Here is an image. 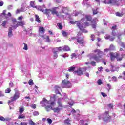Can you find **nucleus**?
I'll return each mask as SVG.
<instances>
[{
    "mask_svg": "<svg viewBox=\"0 0 125 125\" xmlns=\"http://www.w3.org/2000/svg\"><path fill=\"white\" fill-rule=\"evenodd\" d=\"M57 26L59 27V28L60 29V30H62V29H63V26H62V24H61V23H58Z\"/></svg>",
    "mask_w": 125,
    "mask_h": 125,
    "instance_id": "79ce46f5",
    "label": "nucleus"
},
{
    "mask_svg": "<svg viewBox=\"0 0 125 125\" xmlns=\"http://www.w3.org/2000/svg\"><path fill=\"white\" fill-rule=\"evenodd\" d=\"M103 3L105 4H111V5H116L119 6L120 3H119V0H104L103 1Z\"/></svg>",
    "mask_w": 125,
    "mask_h": 125,
    "instance_id": "7ed1b4c3",
    "label": "nucleus"
},
{
    "mask_svg": "<svg viewBox=\"0 0 125 125\" xmlns=\"http://www.w3.org/2000/svg\"><path fill=\"white\" fill-rule=\"evenodd\" d=\"M42 107H46L47 106H50V105H53L54 102H51V101H47L45 98H43V100L40 103Z\"/></svg>",
    "mask_w": 125,
    "mask_h": 125,
    "instance_id": "20e7f679",
    "label": "nucleus"
},
{
    "mask_svg": "<svg viewBox=\"0 0 125 125\" xmlns=\"http://www.w3.org/2000/svg\"><path fill=\"white\" fill-rule=\"evenodd\" d=\"M55 93H56V94H61V93H60V90H61V89L59 86H55Z\"/></svg>",
    "mask_w": 125,
    "mask_h": 125,
    "instance_id": "f3484780",
    "label": "nucleus"
},
{
    "mask_svg": "<svg viewBox=\"0 0 125 125\" xmlns=\"http://www.w3.org/2000/svg\"><path fill=\"white\" fill-rule=\"evenodd\" d=\"M55 105V103L54 102L53 104H51L50 105H46V106H45V109L47 112H49L50 111H53L54 113H55L56 114H59L60 113V111L61 110H62V108H61L59 107H54V105Z\"/></svg>",
    "mask_w": 125,
    "mask_h": 125,
    "instance_id": "f257e3e1",
    "label": "nucleus"
},
{
    "mask_svg": "<svg viewBox=\"0 0 125 125\" xmlns=\"http://www.w3.org/2000/svg\"><path fill=\"white\" fill-rule=\"evenodd\" d=\"M112 30H117L118 28H117V25H114L112 27Z\"/></svg>",
    "mask_w": 125,
    "mask_h": 125,
    "instance_id": "774afa93",
    "label": "nucleus"
},
{
    "mask_svg": "<svg viewBox=\"0 0 125 125\" xmlns=\"http://www.w3.org/2000/svg\"><path fill=\"white\" fill-rule=\"evenodd\" d=\"M20 11L21 12H24V11H25V9L23 7H21L20 9Z\"/></svg>",
    "mask_w": 125,
    "mask_h": 125,
    "instance_id": "052dcab7",
    "label": "nucleus"
},
{
    "mask_svg": "<svg viewBox=\"0 0 125 125\" xmlns=\"http://www.w3.org/2000/svg\"><path fill=\"white\" fill-rule=\"evenodd\" d=\"M35 21H36V22H38V23H41V20H40V17H39V15H35Z\"/></svg>",
    "mask_w": 125,
    "mask_h": 125,
    "instance_id": "bb28decb",
    "label": "nucleus"
},
{
    "mask_svg": "<svg viewBox=\"0 0 125 125\" xmlns=\"http://www.w3.org/2000/svg\"><path fill=\"white\" fill-rule=\"evenodd\" d=\"M13 7V6L12 5H9L7 7V9L8 10H10L11 9H12Z\"/></svg>",
    "mask_w": 125,
    "mask_h": 125,
    "instance_id": "09e8293b",
    "label": "nucleus"
},
{
    "mask_svg": "<svg viewBox=\"0 0 125 125\" xmlns=\"http://www.w3.org/2000/svg\"><path fill=\"white\" fill-rule=\"evenodd\" d=\"M0 121H2V122H4L5 121H7V119H5L4 117L3 116H0Z\"/></svg>",
    "mask_w": 125,
    "mask_h": 125,
    "instance_id": "a19ab883",
    "label": "nucleus"
},
{
    "mask_svg": "<svg viewBox=\"0 0 125 125\" xmlns=\"http://www.w3.org/2000/svg\"><path fill=\"white\" fill-rule=\"evenodd\" d=\"M57 7H54L52 8V10H51V14H53V15H54V14H56L57 17L59 16V14H58V12L56 11Z\"/></svg>",
    "mask_w": 125,
    "mask_h": 125,
    "instance_id": "2eb2a0df",
    "label": "nucleus"
},
{
    "mask_svg": "<svg viewBox=\"0 0 125 125\" xmlns=\"http://www.w3.org/2000/svg\"><path fill=\"white\" fill-rule=\"evenodd\" d=\"M18 23H19V25H20V26H24V22H23V21L18 22Z\"/></svg>",
    "mask_w": 125,
    "mask_h": 125,
    "instance_id": "5fc2aeb1",
    "label": "nucleus"
},
{
    "mask_svg": "<svg viewBox=\"0 0 125 125\" xmlns=\"http://www.w3.org/2000/svg\"><path fill=\"white\" fill-rule=\"evenodd\" d=\"M24 111H25V109H24V107L21 106L19 108L20 114H22V113H24Z\"/></svg>",
    "mask_w": 125,
    "mask_h": 125,
    "instance_id": "a878e982",
    "label": "nucleus"
},
{
    "mask_svg": "<svg viewBox=\"0 0 125 125\" xmlns=\"http://www.w3.org/2000/svg\"><path fill=\"white\" fill-rule=\"evenodd\" d=\"M111 35L115 37V36H117V33H116V32H115V30H113Z\"/></svg>",
    "mask_w": 125,
    "mask_h": 125,
    "instance_id": "3c124183",
    "label": "nucleus"
},
{
    "mask_svg": "<svg viewBox=\"0 0 125 125\" xmlns=\"http://www.w3.org/2000/svg\"><path fill=\"white\" fill-rule=\"evenodd\" d=\"M7 24H8V21H7V20H5L3 21L2 23L1 24V26H2L3 28H6L5 26L6 25H7Z\"/></svg>",
    "mask_w": 125,
    "mask_h": 125,
    "instance_id": "5701e85b",
    "label": "nucleus"
},
{
    "mask_svg": "<svg viewBox=\"0 0 125 125\" xmlns=\"http://www.w3.org/2000/svg\"><path fill=\"white\" fill-rule=\"evenodd\" d=\"M61 49V50H62H62H65L66 51H70V47H69V46L67 45H65Z\"/></svg>",
    "mask_w": 125,
    "mask_h": 125,
    "instance_id": "b1692460",
    "label": "nucleus"
},
{
    "mask_svg": "<svg viewBox=\"0 0 125 125\" xmlns=\"http://www.w3.org/2000/svg\"><path fill=\"white\" fill-rule=\"evenodd\" d=\"M77 56V54L76 53H72L71 55V59H73L74 57H76Z\"/></svg>",
    "mask_w": 125,
    "mask_h": 125,
    "instance_id": "6e6d98bb",
    "label": "nucleus"
},
{
    "mask_svg": "<svg viewBox=\"0 0 125 125\" xmlns=\"http://www.w3.org/2000/svg\"><path fill=\"white\" fill-rule=\"evenodd\" d=\"M18 119H25V115L24 114H21L19 115Z\"/></svg>",
    "mask_w": 125,
    "mask_h": 125,
    "instance_id": "72a5a7b5",
    "label": "nucleus"
},
{
    "mask_svg": "<svg viewBox=\"0 0 125 125\" xmlns=\"http://www.w3.org/2000/svg\"><path fill=\"white\" fill-rule=\"evenodd\" d=\"M61 86L62 88H70L72 87V83L69 81L64 79L62 82Z\"/></svg>",
    "mask_w": 125,
    "mask_h": 125,
    "instance_id": "39448f33",
    "label": "nucleus"
},
{
    "mask_svg": "<svg viewBox=\"0 0 125 125\" xmlns=\"http://www.w3.org/2000/svg\"><path fill=\"white\" fill-rule=\"evenodd\" d=\"M10 91H11V90H10V89H9V88H7L5 90V93H10Z\"/></svg>",
    "mask_w": 125,
    "mask_h": 125,
    "instance_id": "4d7b16f0",
    "label": "nucleus"
},
{
    "mask_svg": "<svg viewBox=\"0 0 125 125\" xmlns=\"http://www.w3.org/2000/svg\"><path fill=\"white\" fill-rule=\"evenodd\" d=\"M47 121L48 124H51L52 123V120L50 118H48L47 119Z\"/></svg>",
    "mask_w": 125,
    "mask_h": 125,
    "instance_id": "13d9d810",
    "label": "nucleus"
},
{
    "mask_svg": "<svg viewBox=\"0 0 125 125\" xmlns=\"http://www.w3.org/2000/svg\"><path fill=\"white\" fill-rule=\"evenodd\" d=\"M97 55H99V57H101V56L103 55V52L100 50V51H99V52L97 53Z\"/></svg>",
    "mask_w": 125,
    "mask_h": 125,
    "instance_id": "58836bf2",
    "label": "nucleus"
},
{
    "mask_svg": "<svg viewBox=\"0 0 125 125\" xmlns=\"http://www.w3.org/2000/svg\"><path fill=\"white\" fill-rule=\"evenodd\" d=\"M12 22H13V24H15V23L17 22L16 19H12Z\"/></svg>",
    "mask_w": 125,
    "mask_h": 125,
    "instance_id": "69168bd1",
    "label": "nucleus"
},
{
    "mask_svg": "<svg viewBox=\"0 0 125 125\" xmlns=\"http://www.w3.org/2000/svg\"><path fill=\"white\" fill-rule=\"evenodd\" d=\"M94 56V55H93V54L90 53V54H89L87 55V57H90V60H92V59H93L92 57Z\"/></svg>",
    "mask_w": 125,
    "mask_h": 125,
    "instance_id": "c9c22d12",
    "label": "nucleus"
},
{
    "mask_svg": "<svg viewBox=\"0 0 125 125\" xmlns=\"http://www.w3.org/2000/svg\"><path fill=\"white\" fill-rule=\"evenodd\" d=\"M62 34L63 37H67L68 36V33L66 32V31H62Z\"/></svg>",
    "mask_w": 125,
    "mask_h": 125,
    "instance_id": "e433bc0d",
    "label": "nucleus"
},
{
    "mask_svg": "<svg viewBox=\"0 0 125 125\" xmlns=\"http://www.w3.org/2000/svg\"><path fill=\"white\" fill-rule=\"evenodd\" d=\"M30 6L33 8H36V7H37V6H36V4H35V1H33L30 2Z\"/></svg>",
    "mask_w": 125,
    "mask_h": 125,
    "instance_id": "c756f323",
    "label": "nucleus"
},
{
    "mask_svg": "<svg viewBox=\"0 0 125 125\" xmlns=\"http://www.w3.org/2000/svg\"><path fill=\"white\" fill-rule=\"evenodd\" d=\"M57 103L58 104L59 106L58 107H59L61 109H62V108H63V104H62V102L61 101V98L59 99Z\"/></svg>",
    "mask_w": 125,
    "mask_h": 125,
    "instance_id": "aec40b11",
    "label": "nucleus"
},
{
    "mask_svg": "<svg viewBox=\"0 0 125 125\" xmlns=\"http://www.w3.org/2000/svg\"><path fill=\"white\" fill-rule=\"evenodd\" d=\"M70 122H71V120L68 118L64 121V124L65 125H71V123H70Z\"/></svg>",
    "mask_w": 125,
    "mask_h": 125,
    "instance_id": "393cba45",
    "label": "nucleus"
},
{
    "mask_svg": "<svg viewBox=\"0 0 125 125\" xmlns=\"http://www.w3.org/2000/svg\"><path fill=\"white\" fill-rule=\"evenodd\" d=\"M99 85H101V84H102V83H103L102 82V80H101V79H99L98 80V83H97Z\"/></svg>",
    "mask_w": 125,
    "mask_h": 125,
    "instance_id": "37998d69",
    "label": "nucleus"
},
{
    "mask_svg": "<svg viewBox=\"0 0 125 125\" xmlns=\"http://www.w3.org/2000/svg\"><path fill=\"white\" fill-rule=\"evenodd\" d=\"M109 50H115V46L113 44H111L109 47Z\"/></svg>",
    "mask_w": 125,
    "mask_h": 125,
    "instance_id": "473e14b6",
    "label": "nucleus"
},
{
    "mask_svg": "<svg viewBox=\"0 0 125 125\" xmlns=\"http://www.w3.org/2000/svg\"><path fill=\"white\" fill-rule=\"evenodd\" d=\"M97 13H98V11L97 10V9L93 10V14L94 15L97 14Z\"/></svg>",
    "mask_w": 125,
    "mask_h": 125,
    "instance_id": "8fccbe9b",
    "label": "nucleus"
},
{
    "mask_svg": "<svg viewBox=\"0 0 125 125\" xmlns=\"http://www.w3.org/2000/svg\"><path fill=\"white\" fill-rule=\"evenodd\" d=\"M82 22V20L76 21L75 22L73 21H70V24H72V25H75V24H76L77 26H78V23H80V24H81Z\"/></svg>",
    "mask_w": 125,
    "mask_h": 125,
    "instance_id": "412c9836",
    "label": "nucleus"
},
{
    "mask_svg": "<svg viewBox=\"0 0 125 125\" xmlns=\"http://www.w3.org/2000/svg\"><path fill=\"white\" fill-rule=\"evenodd\" d=\"M74 75H77V76H82L83 74V72L82 71V68L79 67L77 69V70H75L73 72Z\"/></svg>",
    "mask_w": 125,
    "mask_h": 125,
    "instance_id": "9d476101",
    "label": "nucleus"
},
{
    "mask_svg": "<svg viewBox=\"0 0 125 125\" xmlns=\"http://www.w3.org/2000/svg\"><path fill=\"white\" fill-rule=\"evenodd\" d=\"M29 125H37V124H36L35 122H33L32 121V119H31V120H29Z\"/></svg>",
    "mask_w": 125,
    "mask_h": 125,
    "instance_id": "ea45409f",
    "label": "nucleus"
},
{
    "mask_svg": "<svg viewBox=\"0 0 125 125\" xmlns=\"http://www.w3.org/2000/svg\"><path fill=\"white\" fill-rule=\"evenodd\" d=\"M28 84L29 85H33V84H34V82H33V80H29L28 81Z\"/></svg>",
    "mask_w": 125,
    "mask_h": 125,
    "instance_id": "f704fd0d",
    "label": "nucleus"
},
{
    "mask_svg": "<svg viewBox=\"0 0 125 125\" xmlns=\"http://www.w3.org/2000/svg\"><path fill=\"white\" fill-rule=\"evenodd\" d=\"M111 116L109 115V111H106L105 113L99 116V120L103 119L104 122L109 123V122H111Z\"/></svg>",
    "mask_w": 125,
    "mask_h": 125,
    "instance_id": "f03ea898",
    "label": "nucleus"
},
{
    "mask_svg": "<svg viewBox=\"0 0 125 125\" xmlns=\"http://www.w3.org/2000/svg\"><path fill=\"white\" fill-rule=\"evenodd\" d=\"M116 16L122 17L123 16V14L117 12L116 13Z\"/></svg>",
    "mask_w": 125,
    "mask_h": 125,
    "instance_id": "49530a36",
    "label": "nucleus"
},
{
    "mask_svg": "<svg viewBox=\"0 0 125 125\" xmlns=\"http://www.w3.org/2000/svg\"><path fill=\"white\" fill-rule=\"evenodd\" d=\"M77 42L79 43V44H83V43L84 42L83 38H82L81 37H78L77 39Z\"/></svg>",
    "mask_w": 125,
    "mask_h": 125,
    "instance_id": "dca6fc26",
    "label": "nucleus"
},
{
    "mask_svg": "<svg viewBox=\"0 0 125 125\" xmlns=\"http://www.w3.org/2000/svg\"><path fill=\"white\" fill-rule=\"evenodd\" d=\"M9 85L10 87H13V85H14L13 83H12V82H10L9 83Z\"/></svg>",
    "mask_w": 125,
    "mask_h": 125,
    "instance_id": "338daca9",
    "label": "nucleus"
},
{
    "mask_svg": "<svg viewBox=\"0 0 125 125\" xmlns=\"http://www.w3.org/2000/svg\"><path fill=\"white\" fill-rule=\"evenodd\" d=\"M43 7H44V8H45V5H43L42 6H36V7H35V8H36V9L37 10H39L40 11H42V12H44V9H43Z\"/></svg>",
    "mask_w": 125,
    "mask_h": 125,
    "instance_id": "4468645a",
    "label": "nucleus"
},
{
    "mask_svg": "<svg viewBox=\"0 0 125 125\" xmlns=\"http://www.w3.org/2000/svg\"><path fill=\"white\" fill-rule=\"evenodd\" d=\"M112 86L110 85V84H107V90L108 91H110V89H111V88Z\"/></svg>",
    "mask_w": 125,
    "mask_h": 125,
    "instance_id": "603ef678",
    "label": "nucleus"
},
{
    "mask_svg": "<svg viewBox=\"0 0 125 125\" xmlns=\"http://www.w3.org/2000/svg\"><path fill=\"white\" fill-rule=\"evenodd\" d=\"M39 31L41 34H44V28H43V27H40L39 28Z\"/></svg>",
    "mask_w": 125,
    "mask_h": 125,
    "instance_id": "c85d7f7f",
    "label": "nucleus"
},
{
    "mask_svg": "<svg viewBox=\"0 0 125 125\" xmlns=\"http://www.w3.org/2000/svg\"><path fill=\"white\" fill-rule=\"evenodd\" d=\"M108 107L109 108H110V109H113V104H108Z\"/></svg>",
    "mask_w": 125,
    "mask_h": 125,
    "instance_id": "0e129e2a",
    "label": "nucleus"
},
{
    "mask_svg": "<svg viewBox=\"0 0 125 125\" xmlns=\"http://www.w3.org/2000/svg\"><path fill=\"white\" fill-rule=\"evenodd\" d=\"M44 14H46L48 18V19H50V17L49 15H50L51 14V10L48 9H46L45 10H44V12H43Z\"/></svg>",
    "mask_w": 125,
    "mask_h": 125,
    "instance_id": "f8f14e48",
    "label": "nucleus"
},
{
    "mask_svg": "<svg viewBox=\"0 0 125 125\" xmlns=\"http://www.w3.org/2000/svg\"><path fill=\"white\" fill-rule=\"evenodd\" d=\"M23 44L24 45L23 49H24V50H28V45L25 43H24Z\"/></svg>",
    "mask_w": 125,
    "mask_h": 125,
    "instance_id": "a18cd8bd",
    "label": "nucleus"
},
{
    "mask_svg": "<svg viewBox=\"0 0 125 125\" xmlns=\"http://www.w3.org/2000/svg\"><path fill=\"white\" fill-rule=\"evenodd\" d=\"M13 29H12V27H9L8 29V36L9 38H11L12 36H13V33H12V30Z\"/></svg>",
    "mask_w": 125,
    "mask_h": 125,
    "instance_id": "a211bd4d",
    "label": "nucleus"
},
{
    "mask_svg": "<svg viewBox=\"0 0 125 125\" xmlns=\"http://www.w3.org/2000/svg\"><path fill=\"white\" fill-rule=\"evenodd\" d=\"M61 9L62 10V13H64L65 10H68V8L67 7H61Z\"/></svg>",
    "mask_w": 125,
    "mask_h": 125,
    "instance_id": "7c9ffc66",
    "label": "nucleus"
},
{
    "mask_svg": "<svg viewBox=\"0 0 125 125\" xmlns=\"http://www.w3.org/2000/svg\"><path fill=\"white\" fill-rule=\"evenodd\" d=\"M86 121L87 120H81L80 121V124L82 125H88V124L86 123H85V122H86Z\"/></svg>",
    "mask_w": 125,
    "mask_h": 125,
    "instance_id": "cd10ccee",
    "label": "nucleus"
},
{
    "mask_svg": "<svg viewBox=\"0 0 125 125\" xmlns=\"http://www.w3.org/2000/svg\"><path fill=\"white\" fill-rule=\"evenodd\" d=\"M121 46H122V47H123V48H125V44H124V42H121Z\"/></svg>",
    "mask_w": 125,
    "mask_h": 125,
    "instance_id": "bf43d9fd",
    "label": "nucleus"
},
{
    "mask_svg": "<svg viewBox=\"0 0 125 125\" xmlns=\"http://www.w3.org/2000/svg\"><path fill=\"white\" fill-rule=\"evenodd\" d=\"M90 64L93 66V67H95L96 66V62L94 61H92L90 62Z\"/></svg>",
    "mask_w": 125,
    "mask_h": 125,
    "instance_id": "4c0bfd02",
    "label": "nucleus"
},
{
    "mask_svg": "<svg viewBox=\"0 0 125 125\" xmlns=\"http://www.w3.org/2000/svg\"><path fill=\"white\" fill-rule=\"evenodd\" d=\"M120 54L118 53H114L113 52L110 53V58L111 61H114L115 60V58H117V57H119Z\"/></svg>",
    "mask_w": 125,
    "mask_h": 125,
    "instance_id": "9b49d317",
    "label": "nucleus"
},
{
    "mask_svg": "<svg viewBox=\"0 0 125 125\" xmlns=\"http://www.w3.org/2000/svg\"><path fill=\"white\" fill-rule=\"evenodd\" d=\"M85 19H86L87 21H91V19H92V18H91V16L86 15H85L84 18L81 19L82 22L83 23V21H84Z\"/></svg>",
    "mask_w": 125,
    "mask_h": 125,
    "instance_id": "ddd939ff",
    "label": "nucleus"
},
{
    "mask_svg": "<svg viewBox=\"0 0 125 125\" xmlns=\"http://www.w3.org/2000/svg\"><path fill=\"white\" fill-rule=\"evenodd\" d=\"M50 99L51 102H54L55 103V100H56V95H53L52 96L50 97Z\"/></svg>",
    "mask_w": 125,
    "mask_h": 125,
    "instance_id": "4be33fe9",
    "label": "nucleus"
},
{
    "mask_svg": "<svg viewBox=\"0 0 125 125\" xmlns=\"http://www.w3.org/2000/svg\"><path fill=\"white\" fill-rule=\"evenodd\" d=\"M19 95H20V93H19V92H16L14 96L11 97V100L9 101L8 104L9 105L10 103H11V102H13V101H15V100H17V99H18V98H19L20 97Z\"/></svg>",
    "mask_w": 125,
    "mask_h": 125,
    "instance_id": "0eeeda50",
    "label": "nucleus"
},
{
    "mask_svg": "<svg viewBox=\"0 0 125 125\" xmlns=\"http://www.w3.org/2000/svg\"><path fill=\"white\" fill-rule=\"evenodd\" d=\"M98 22V20L97 18L93 19L91 21L92 27L93 29H96V26H97V22Z\"/></svg>",
    "mask_w": 125,
    "mask_h": 125,
    "instance_id": "1a4fd4ad",
    "label": "nucleus"
},
{
    "mask_svg": "<svg viewBox=\"0 0 125 125\" xmlns=\"http://www.w3.org/2000/svg\"><path fill=\"white\" fill-rule=\"evenodd\" d=\"M6 12V10H4L3 11V13H2V16H6V14H5V13Z\"/></svg>",
    "mask_w": 125,
    "mask_h": 125,
    "instance_id": "864d4df0",
    "label": "nucleus"
},
{
    "mask_svg": "<svg viewBox=\"0 0 125 125\" xmlns=\"http://www.w3.org/2000/svg\"><path fill=\"white\" fill-rule=\"evenodd\" d=\"M104 38L106 40H109L110 39V38H111V36L109 35H106L105 36H104Z\"/></svg>",
    "mask_w": 125,
    "mask_h": 125,
    "instance_id": "de8ad7c7",
    "label": "nucleus"
},
{
    "mask_svg": "<svg viewBox=\"0 0 125 125\" xmlns=\"http://www.w3.org/2000/svg\"><path fill=\"white\" fill-rule=\"evenodd\" d=\"M77 27L83 33H87V30L84 29L85 28V26H83V22H82L81 24L80 23H77Z\"/></svg>",
    "mask_w": 125,
    "mask_h": 125,
    "instance_id": "6e6552de",
    "label": "nucleus"
},
{
    "mask_svg": "<svg viewBox=\"0 0 125 125\" xmlns=\"http://www.w3.org/2000/svg\"><path fill=\"white\" fill-rule=\"evenodd\" d=\"M101 94H102L103 97H106V96H107V94H106L105 93H104V92H101Z\"/></svg>",
    "mask_w": 125,
    "mask_h": 125,
    "instance_id": "e2e57ef3",
    "label": "nucleus"
},
{
    "mask_svg": "<svg viewBox=\"0 0 125 125\" xmlns=\"http://www.w3.org/2000/svg\"><path fill=\"white\" fill-rule=\"evenodd\" d=\"M76 69V67L75 66H71L69 69H68V71L69 72H74L75 71V69Z\"/></svg>",
    "mask_w": 125,
    "mask_h": 125,
    "instance_id": "2f4dec72",
    "label": "nucleus"
},
{
    "mask_svg": "<svg viewBox=\"0 0 125 125\" xmlns=\"http://www.w3.org/2000/svg\"><path fill=\"white\" fill-rule=\"evenodd\" d=\"M27 124H28V123H27L26 122H22L20 123V125H27Z\"/></svg>",
    "mask_w": 125,
    "mask_h": 125,
    "instance_id": "680f3d73",
    "label": "nucleus"
},
{
    "mask_svg": "<svg viewBox=\"0 0 125 125\" xmlns=\"http://www.w3.org/2000/svg\"><path fill=\"white\" fill-rule=\"evenodd\" d=\"M100 57L97 56L96 55H94L92 57L93 59L96 61L97 63H99V61H100V59H99Z\"/></svg>",
    "mask_w": 125,
    "mask_h": 125,
    "instance_id": "6ab92c4d",
    "label": "nucleus"
},
{
    "mask_svg": "<svg viewBox=\"0 0 125 125\" xmlns=\"http://www.w3.org/2000/svg\"><path fill=\"white\" fill-rule=\"evenodd\" d=\"M33 116H39L40 115V112L38 111H34L33 113Z\"/></svg>",
    "mask_w": 125,
    "mask_h": 125,
    "instance_id": "c03bdc74",
    "label": "nucleus"
},
{
    "mask_svg": "<svg viewBox=\"0 0 125 125\" xmlns=\"http://www.w3.org/2000/svg\"><path fill=\"white\" fill-rule=\"evenodd\" d=\"M61 48H62V47H59L54 48L52 49V52L54 54L53 56V59H56V58L58 57V54L59 51H62Z\"/></svg>",
    "mask_w": 125,
    "mask_h": 125,
    "instance_id": "423d86ee",
    "label": "nucleus"
}]
</instances>
